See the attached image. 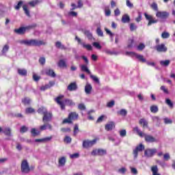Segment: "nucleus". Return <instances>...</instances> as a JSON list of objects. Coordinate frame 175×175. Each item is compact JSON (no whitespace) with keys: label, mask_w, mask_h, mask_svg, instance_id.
<instances>
[{"label":"nucleus","mask_w":175,"mask_h":175,"mask_svg":"<svg viewBox=\"0 0 175 175\" xmlns=\"http://www.w3.org/2000/svg\"><path fill=\"white\" fill-rule=\"evenodd\" d=\"M64 98V95H59L55 98V101L57 105H60L62 110H65V106H75V103L70 99H65L64 101L61 100Z\"/></svg>","instance_id":"obj_1"},{"label":"nucleus","mask_w":175,"mask_h":175,"mask_svg":"<svg viewBox=\"0 0 175 175\" xmlns=\"http://www.w3.org/2000/svg\"><path fill=\"white\" fill-rule=\"evenodd\" d=\"M21 44H25V46H44L46 44L42 40H22L19 41Z\"/></svg>","instance_id":"obj_2"},{"label":"nucleus","mask_w":175,"mask_h":175,"mask_svg":"<svg viewBox=\"0 0 175 175\" xmlns=\"http://www.w3.org/2000/svg\"><path fill=\"white\" fill-rule=\"evenodd\" d=\"M36 27V25H31L26 27H21L19 29H15L14 30V32L15 33H17L18 35H24L27 31H29V29H32V28H35Z\"/></svg>","instance_id":"obj_3"},{"label":"nucleus","mask_w":175,"mask_h":175,"mask_svg":"<svg viewBox=\"0 0 175 175\" xmlns=\"http://www.w3.org/2000/svg\"><path fill=\"white\" fill-rule=\"evenodd\" d=\"M21 170L24 174H28L31 172V167H29V163L27 160L22 161L21 165Z\"/></svg>","instance_id":"obj_4"},{"label":"nucleus","mask_w":175,"mask_h":175,"mask_svg":"<svg viewBox=\"0 0 175 175\" xmlns=\"http://www.w3.org/2000/svg\"><path fill=\"white\" fill-rule=\"evenodd\" d=\"M79 114L76 112H71L69 113L68 118L63 120V124H72V120H77Z\"/></svg>","instance_id":"obj_5"},{"label":"nucleus","mask_w":175,"mask_h":175,"mask_svg":"<svg viewBox=\"0 0 175 175\" xmlns=\"http://www.w3.org/2000/svg\"><path fill=\"white\" fill-rule=\"evenodd\" d=\"M145 146L143 144H140L139 145L137 146L135 148L133 151V155L134 159H137V157L139 155V152H142V151L144 150Z\"/></svg>","instance_id":"obj_6"},{"label":"nucleus","mask_w":175,"mask_h":175,"mask_svg":"<svg viewBox=\"0 0 175 175\" xmlns=\"http://www.w3.org/2000/svg\"><path fill=\"white\" fill-rule=\"evenodd\" d=\"M75 40L78 42V44H81L83 49H86V50H88L89 51H91L92 50V46L90 44H85V42L81 41V39L80 38L76 36Z\"/></svg>","instance_id":"obj_7"},{"label":"nucleus","mask_w":175,"mask_h":175,"mask_svg":"<svg viewBox=\"0 0 175 175\" xmlns=\"http://www.w3.org/2000/svg\"><path fill=\"white\" fill-rule=\"evenodd\" d=\"M94 144H96V139H93L92 141L89 139L84 140L82 144V147L83 148H90L92 147Z\"/></svg>","instance_id":"obj_8"},{"label":"nucleus","mask_w":175,"mask_h":175,"mask_svg":"<svg viewBox=\"0 0 175 175\" xmlns=\"http://www.w3.org/2000/svg\"><path fill=\"white\" fill-rule=\"evenodd\" d=\"M157 151L158 150H157V148L146 149L144 151V156L146 157V158H151V157H154V155H155V154H157Z\"/></svg>","instance_id":"obj_9"},{"label":"nucleus","mask_w":175,"mask_h":175,"mask_svg":"<svg viewBox=\"0 0 175 175\" xmlns=\"http://www.w3.org/2000/svg\"><path fill=\"white\" fill-rule=\"evenodd\" d=\"M106 154H107V152L106 151V150L105 149H94L92 150V152H91V154L93 157H95L96 155H98L100 157H102L103 155H106Z\"/></svg>","instance_id":"obj_10"},{"label":"nucleus","mask_w":175,"mask_h":175,"mask_svg":"<svg viewBox=\"0 0 175 175\" xmlns=\"http://www.w3.org/2000/svg\"><path fill=\"white\" fill-rule=\"evenodd\" d=\"M145 18L148 21V27L152 25V24H156L158 21L152 17V15H148L147 13H144Z\"/></svg>","instance_id":"obj_11"},{"label":"nucleus","mask_w":175,"mask_h":175,"mask_svg":"<svg viewBox=\"0 0 175 175\" xmlns=\"http://www.w3.org/2000/svg\"><path fill=\"white\" fill-rule=\"evenodd\" d=\"M154 50H157L158 53H166L167 51V47L165 44H159L154 47Z\"/></svg>","instance_id":"obj_12"},{"label":"nucleus","mask_w":175,"mask_h":175,"mask_svg":"<svg viewBox=\"0 0 175 175\" xmlns=\"http://www.w3.org/2000/svg\"><path fill=\"white\" fill-rule=\"evenodd\" d=\"M144 137L146 143H158V139L154 137L152 135L144 133Z\"/></svg>","instance_id":"obj_13"},{"label":"nucleus","mask_w":175,"mask_h":175,"mask_svg":"<svg viewBox=\"0 0 175 175\" xmlns=\"http://www.w3.org/2000/svg\"><path fill=\"white\" fill-rule=\"evenodd\" d=\"M127 55L131 54V55H135V58L139 61V62H147V60L144 58L142 55H139L133 52H126Z\"/></svg>","instance_id":"obj_14"},{"label":"nucleus","mask_w":175,"mask_h":175,"mask_svg":"<svg viewBox=\"0 0 175 175\" xmlns=\"http://www.w3.org/2000/svg\"><path fill=\"white\" fill-rule=\"evenodd\" d=\"M156 17L158 18H162L163 20H166V18L169 17V12L157 11L156 13Z\"/></svg>","instance_id":"obj_15"},{"label":"nucleus","mask_w":175,"mask_h":175,"mask_svg":"<svg viewBox=\"0 0 175 175\" xmlns=\"http://www.w3.org/2000/svg\"><path fill=\"white\" fill-rule=\"evenodd\" d=\"M53 118V113H51V112H47L46 113H45L42 118V122L44 123L46 122H50V121H51Z\"/></svg>","instance_id":"obj_16"},{"label":"nucleus","mask_w":175,"mask_h":175,"mask_svg":"<svg viewBox=\"0 0 175 175\" xmlns=\"http://www.w3.org/2000/svg\"><path fill=\"white\" fill-rule=\"evenodd\" d=\"M78 86H77V83H76V82H72L71 83H70L68 85V86L67 87V90L68 91H77V89H78Z\"/></svg>","instance_id":"obj_17"},{"label":"nucleus","mask_w":175,"mask_h":175,"mask_svg":"<svg viewBox=\"0 0 175 175\" xmlns=\"http://www.w3.org/2000/svg\"><path fill=\"white\" fill-rule=\"evenodd\" d=\"M46 129L53 131V126H51V124L49 123H44L43 125L40 126V131H46Z\"/></svg>","instance_id":"obj_18"},{"label":"nucleus","mask_w":175,"mask_h":175,"mask_svg":"<svg viewBox=\"0 0 175 175\" xmlns=\"http://www.w3.org/2000/svg\"><path fill=\"white\" fill-rule=\"evenodd\" d=\"M116 128V124H114V122H109L107 124H105V131H113V129Z\"/></svg>","instance_id":"obj_19"},{"label":"nucleus","mask_w":175,"mask_h":175,"mask_svg":"<svg viewBox=\"0 0 175 175\" xmlns=\"http://www.w3.org/2000/svg\"><path fill=\"white\" fill-rule=\"evenodd\" d=\"M103 52L105 53V54H107V55H118L119 53L113 50H110L109 49H105L103 50Z\"/></svg>","instance_id":"obj_20"},{"label":"nucleus","mask_w":175,"mask_h":175,"mask_svg":"<svg viewBox=\"0 0 175 175\" xmlns=\"http://www.w3.org/2000/svg\"><path fill=\"white\" fill-rule=\"evenodd\" d=\"M44 72L45 75H46V76H50V77H55L57 76L53 69L46 68Z\"/></svg>","instance_id":"obj_21"},{"label":"nucleus","mask_w":175,"mask_h":175,"mask_svg":"<svg viewBox=\"0 0 175 175\" xmlns=\"http://www.w3.org/2000/svg\"><path fill=\"white\" fill-rule=\"evenodd\" d=\"M58 163L59 167H64V166H65V163H66V157H62L59 158Z\"/></svg>","instance_id":"obj_22"},{"label":"nucleus","mask_w":175,"mask_h":175,"mask_svg":"<svg viewBox=\"0 0 175 175\" xmlns=\"http://www.w3.org/2000/svg\"><path fill=\"white\" fill-rule=\"evenodd\" d=\"M53 139V137H46L42 139H35L36 143H44L46 142H50Z\"/></svg>","instance_id":"obj_23"},{"label":"nucleus","mask_w":175,"mask_h":175,"mask_svg":"<svg viewBox=\"0 0 175 175\" xmlns=\"http://www.w3.org/2000/svg\"><path fill=\"white\" fill-rule=\"evenodd\" d=\"M152 120L156 124V126H161V118L159 116H152Z\"/></svg>","instance_id":"obj_24"},{"label":"nucleus","mask_w":175,"mask_h":175,"mask_svg":"<svg viewBox=\"0 0 175 175\" xmlns=\"http://www.w3.org/2000/svg\"><path fill=\"white\" fill-rule=\"evenodd\" d=\"M130 22L131 17H129L128 14H124L122 17V23H123V24H126Z\"/></svg>","instance_id":"obj_25"},{"label":"nucleus","mask_w":175,"mask_h":175,"mask_svg":"<svg viewBox=\"0 0 175 175\" xmlns=\"http://www.w3.org/2000/svg\"><path fill=\"white\" fill-rule=\"evenodd\" d=\"M2 132L5 136H8L9 137H12V129L7 127L4 129Z\"/></svg>","instance_id":"obj_26"},{"label":"nucleus","mask_w":175,"mask_h":175,"mask_svg":"<svg viewBox=\"0 0 175 175\" xmlns=\"http://www.w3.org/2000/svg\"><path fill=\"white\" fill-rule=\"evenodd\" d=\"M55 47L57 49H59L60 50H66V46L62 44V43L59 41L55 42Z\"/></svg>","instance_id":"obj_27"},{"label":"nucleus","mask_w":175,"mask_h":175,"mask_svg":"<svg viewBox=\"0 0 175 175\" xmlns=\"http://www.w3.org/2000/svg\"><path fill=\"white\" fill-rule=\"evenodd\" d=\"M17 72L19 76H27V70L25 68H18Z\"/></svg>","instance_id":"obj_28"},{"label":"nucleus","mask_w":175,"mask_h":175,"mask_svg":"<svg viewBox=\"0 0 175 175\" xmlns=\"http://www.w3.org/2000/svg\"><path fill=\"white\" fill-rule=\"evenodd\" d=\"M133 131L134 132H136L137 133L138 135L140 136V137H144V133L142 132V131H140L139 129L138 126H135L133 129Z\"/></svg>","instance_id":"obj_29"},{"label":"nucleus","mask_w":175,"mask_h":175,"mask_svg":"<svg viewBox=\"0 0 175 175\" xmlns=\"http://www.w3.org/2000/svg\"><path fill=\"white\" fill-rule=\"evenodd\" d=\"M92 90V85L91 84L88 83L85 86V94H91V91Z\"/></svg>","instance_id":"obj_30"},{"label":"nucleus","mask_w":175,"mask_h":175,"mask_svg":"<svg viewBox=\"0 0 175 175\" xmlns=\"http://www.w3.org/2000/svg\"><path fill=\"white\" fill-rule=\"evenodd\" d=\"M66 66H68L66 65V62H65V60L64 59H60L58 62V67L59 68H66Z\"/></svg>","instance_id":"obj_31"},{"label":"nucleus","mask_w":175,"mask_h":175,"mask_svg":"<svg viewBox=\"0 0 175 175\" xmlns=\"http://www.w3.org/2000/svg\"><path fill=\"white\" fill-rule=\"evenodd\" d=\"M38 113H39V114H43L44 116L46 113H48L47 109H46L44 107H41L40 108L38 109Z\"/></svg>","instance_id":"obj_32"},{"label":"nucleus","mask_w":175,"mask_h":175,"mask_svg":"<svg viewBox=\"0 0 175 175\" xmlns=\"http://www.w3.org/2000/svg\"><path fill=\"white\" fill-rule=\"evenodd\" d=\"M10 46L8 44L4 45L2 51H1V54L2 55H6V53L9 51Z\"/></svg>","instance_id":"obj_33"},{"label":"nucleus","mask_w":175,"mask_h":175,"mask_svg":"<svg viewBox=\"0 0 175 175\" xmlns=\"http://www.w3.org/2000/svg\"><path fill=\"white\" fill-rule=\"evenodd\" d=\"M81 70H82V72H86L88 75H91V71H90V70L88 69V67H87V66L85 65H82L81 66Z\"/></svg>","instance_id":"obj_34"},{"label":"nucleus","mask_w":175,"mask_h":175,"mask_svg":"<svg viewBox=\"0 0 175 175\" xmlns=\"http://www.w3.org/2000/svg\"><path fill=\"white\" fill-rule=\"evenodd\" d=\"M38 3H40V1L39 0H33L28 3V5H30L32 8H35L36 5H38Z\"/></svg>","instance_id":"obj_35"},{"label":"nucleus","mask_w":175,"mask_h":175,"mask_svg":"<svg viewBox=\"0 0 175 175\" xmlns=\"http://www.w3.org/2000/svg\"><path fill=\"white\" fill-rule=\"evenodd\" d=\"M139 124L140 125H143L144 128H145V126H148V122L144 118L139 120Z\"/></svg>","instance_id":"obj_36"},{"label":"nucleus","mask_w":175,"mask_h":175,"mask_svg":"<svg viewBox=\"0 0 175 175\" xmlns=\"http://www.w3.org/2000/svg\"><path fill=\"white\" fill-rule=\"evenodd\" d=\"M23 9L26 16H27V17H31V14L29 12V10H28V7L27 5H24L23 6Z\"/></svg>","instance_id":"obj_37"},{"label":"nucleus","mask_w":175,"mask_h":175,"mask_svg":"<svg viewBox=\"0 0 175 175\" xmlns=\"http://www.w3.org/2000/svg\"><path fill=\"white\" fill-rule=\"evenodd\" d=\"M151 171L152 172V175H160L158 173V166L154 165L153 167H151Z\"/></svg>","instance_id":"obj_38"},{"label":"nucleus","mask_w":175,"mask_h":175,"mask_svg":"<svg viewBox=\"0 0 175 175\" xmlns=\"http://www.w3.org/2000/svg\"><path fill=\"white\" fill-rule=\"evenodd\" d=\"M161 66H169L170 64V60H162L160 62Z\"/></svg>","instance_id":"obj_39"},{"label":"nucleus","mask_w":175,"mask_h":175,"mask_svg":"<svg viewBox=\"0 0 175 175\" xmlns=\"http://www.w3.org/2000/svg\"><path fill=\"white\" fill-rule=\"evenodd\" d=\"M161 38L163 39H167V38H170V33H169V32H167V31H163L161 33Z\"/></svg>","instance_id":"obj_40"},{"label":"nucleus","mask_w":175,"mask_h":175,"mask_svg":"<svg viewBox=\"0 0 175 175\" xmlns=\"http://www.w3.org/2000/svg\"><path fill=\"white\" fill-rule=\"evenodd\" d=\"M22 103L23 105H30L31 99L28 97H25V98L22 99Z\"/></svg>","instance_id":"obj_41"},{"label":"nucleus","mask_w":175,"mask_h":175,"mask_svg":"<svg viewBox=\"0 0 175 175\" xmlns=\"http://www.w3.org/2000/svg\"><path fill=\"white\" fill-rule=\"evenodd\" d=\"M31 133L32 136H38V135H40V131H36V129H31Z\"/></svg>","instance_id":"obj_42"},{"label":"nucleus","mask_w":175,"mask_h":175,"mask_svg":"<svg viewBox=\"0 0 175 175\" xmlns=\"http://www.w3.org/2000/svg\"><path fill=\"white\" fill-rule=\"evenodd\" d=\"M158 110H159L158 106L157 105H152L150 107L151 113H158Z\"/></svg>","instance_id":"obj_43"},{"label":"nucleus","mask_w":175,"mask_h":175,"mask_svg":"<svg viewBox=\"0 0 175 175\" xmlns=\"http://www.w3.org/2000/svg\"><path fill=\"white\" fill-rule=\"evenodd\" d=\"M126 168L122 167L118 170V173H119V174H125V173H126Z\"/></svg>","instance_id":"obj_44"},{"label":"nucleus","mask_w":175,"mask_h":175,"mask_svg":"<svg viewBox=\"0 0 175 175\" xmlns=\"http://www.w3.org/2000/svg\"><path fill=\"white\" fill-rule=\"evenodd\" d=\"M119 135L120 137H125L126 136V130L122 129L119 131Z\"/></svg>","instance_id":"obj_45"},{"label":"nucleus","mask_w":175,"mask_h":175,"mask_svg":"<svg viewBox=\"0 0 175 175\" xmlns=\"http://www.w3.org/2000/svg\"><path fill=\"white\" fill-rule=\"evenodd\" d=\"M144 49H146V45L143 43L139 44V46H137V49L139 50V51H143Z\"/></svg>","instance_id":"obj_46"},{"label":"nucleus","mask_w":175,"mask_h":175,"mask_svg":"<svg viewBox=\"0 0 175 175\" xmlns=\"http://www.w3.org/2000/svg\"><path fill=\"white\" fill-rule=\"evenodd\" d=\"M165 103L166 105H167L170 107H171V109H173V103L172 102V100L169 98L165 99Z\"/></svg>","instance_id":"obj_47"},{"label":"nucleus","mask_w":175,"mask_h":175,"mask_svg":"<svg viewBox=\"0 0 175 175\" xmlns=\"http://www.w3.org/2000/svg\"><path fill=\"white\" fill-rule=\"evenodd\" d=\"M118 114H120V116H123V117H125L126 114H128V111H126V109H121L119 112H118Z\"/></svg>","instance_id":"obj_48"},{"label":"nucleus","mask_w":175,"mask_h":175,"mask_svg":"<svg viewBox=\"0 0 175 175\" xmlns=\"http://www.w3.org/2000/svg\"><path fill=\"white\" fill-rule=\"evenodd\" d=\"M136 29H137V26L135 25V23H131L130 31H131V32H133V31H136Z\"/></svg>","instance_id":"obj_49"},{"label":"nucleus","mask_w":175,"mask_h":175,"mask_svg":"<svg viewBox=\"0 0 175 175\" xmlns=\"http://www.w3.org/2000/svg\"><path fill=\"white\" fill-rule=\"evenodd\" d=\"M92 45L95 49H97L98 50H100L102 49V46H100V44L99 42H94L92 43Z\"/></svg>","instance_id":"obj_50"},{"label":"nucleus","mask_w":175,"mask_h":175,"mask_svg":"<svg viewBox=\"0 0 175 175\" xmlns=\"http://www.w3.org/2000/svg\"><path fill=\"white\" fill-rule=\"evenodd\" d=\"M85 36H87V38H88L90 40H91V39H92V33H90V31L86 30V31H85Z\"/></svg>","instance_id":"obj_51"},{"label":"nucleus","mask_w":175,"mask_h":175,"mask_svg":"<svg viewBox=\"0 0 175 175\" xmlns=\"http://www.w3.org/2000/svg\"><path fill=\"white\" fill-rule=\"evenodd\" d=\"M105 16H107V17H109V16H110V14H111V11L110 10V9H109V7H105Z\"/></svg>","instance_id":"obj_52"},{"label":"nucleus","mask_w":175,"mask_h":175,"mask_svg":"<svg viewBox=\"0 0 175 175\" xmlns=\"http://www.w3.org/2000/svg\"><path fill=\"white\" fill-rule=\"evenodd\" d=\"M137 14H138V16L135 18V21L137 23H140V21H142V12H138Z\"/></svg>","instance_id":"obj_53"},{"label":"nucleus","mask_w":175,"mask_h":175,"mask_svg":"<svg viewBox=\"0 0 175 175\" xmlns=\"http://www.w3.org/2000/svg\"><path fill=\"white\" fill-rule=\"evenodd\" d=\"M150 7L152 8V9H153V10H154L155 12H159L158 11V4H157V3H152L150 5Z\"/></svg>","instance_id":"obj_54"},{"label":"nucleus","mask_w":175,"mask_h":175,"mask_svg":"<svg viewBox=\"0 0 175 175\" xmlns=\"http://www.w3.org/2000/svg\"><path fill=\"white\" fill-rule=\"evenodd\" d=\"M134 42L135 41L133 40V39H129V44L127 45L128 49H131V48L133 47Z\"/></svg>","instance_id":"obj_55"},{"label":"nucleus","mask_w":175,"mask_h":175,"mask_svg":"<svg viewBox=\"0 0 175 175\" xmlns=\"http://www.w3.org/2000/svg\"><path fill=\"white\" fill-rule=\"evenodd\" d=\"M28 131V127L25 126H22L20 129L21 133H25Z\"/></svg>","instance_id":"obj_56"},{"label":"nucleus","mask_w":175,"mask_h":175,"mask_svg":"<svg viewBox=\"0 0 175 175\" xmlns=\"http://www.w3.org/2000/svg\"><path fill=\"white\" fill-rule=\"evenodd\" d=\"M96 33L98 36H103V31L100 29V27H98L96 29Z\"/></svg>","instance_id":"obj_57"},{"label":"nucleus","mask_w":175,"mask_h":175,"mask_svg":"<svg viewBox=\"0 0 175 175\" xmlns=\"http://www.w3.org/2000/svg\"><path fill=\"white\" fill-rule=\"evenodd\" d=\"M35 109L31 107L27 108L25 110L26 114H30L31 113H33Z\"/></svg>","instance_id":"obj_58"},{"label":"nucleus","mask_w":175,"mask_h":175,"mask_svg":"<svg viewBox=\"0 0 175 175\" xmlns=\"http://www.w3.org/2000/svg\"><path fill=\"white\" fill-rule=\"evenodd\" d=\"M23 3H24V2H23V1H19L18 3V4L15 6L16 10H20V8H21V6H23Z\"/></svg>","instance_id":"obj_59"},{"label":"nucleus","mask_w":175,"mask_h":175,"mask_svg":"<svg viewBox=\"0 0 175 175\" xmlns=\"http://www.w3.org/2000/svg\"><path fill=\"white\" fill-rule=\"evenodd\" d=\"M89 75H90V78H92L94 81H95L96 83H99V79H98V77H96V76H94V75H92L91 73Z\"/></svg>","instance_id":"obj_60"},{"label":"nucleus","mask_w":175,"mask_h":175,"mask_svg":"<svg viewBox=\"0 0 175 175\" xmlns=\"http://www.w3.org/2000/svg\"><path fill=\"white\" fill-rule=\"evenodd\" d=\"M50 88V85H45L40 87V90L41 91H46V90H49Z\"/></svg>","instance_id":"obj_61"},{"label":"nucleus","mask_w":175,"mask_h":175,"mask_svg":"<svg viewBox=\"0 0 175 175\" xmlns=\"http://www.w3.org/2000/svg\"><path fill=\"white\" fill-rule=\"evenodd\" d=\"M164 123L167 124H172V122H173V121L172 120V119H169V118H165L163 119Z\"/></svg>","instance_id":"obj_62"},{"label":"nucleus","mask_w":175,"mask_h":175,"mask_svg":"<svg viewBox=\"0 0 175 175\" xmlns=\"http://www.w3.org/2000/svg\"><path fill=\"white\" fill-rule=\"evenodd\" d=\"M77 133H79V126L75 124L74 127V136H76Z\"/></svg>","instance_id":"obj_63"},{"label":"nucleus","mask_w":175,"mask_h":175,"mask_svg":"<svg viewBox=\"0 0 175 175\" xmlns=\"http://www.w3.org/2000/svg\"><path fill=\"white\" fill-rule=\"evenodd\" d=\"M79 110H85V105L83 103H81L78 105Z\"/></svg>","instance_id":"obj_64"}]
</instances>
